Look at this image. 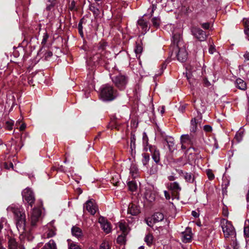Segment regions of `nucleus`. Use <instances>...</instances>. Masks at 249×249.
<instances>
[{"mask_svg":"<svg viewBox=\"0 0 249 249\" xmlns=\"http://www.w3.org/2000/svg\"><path fill=\"white\" fill-rule=\"evenodd\" d=\"M99 223L100 224L102 230L107 233L111 232V227L110 223L106 218L103 216H100L98 220Z\"/></svg>","mask_w":249,"mask_h":249,"instance_id":"nucleus-12","label":"nucleus"},{"mask_svg":"<svg viewBox=\"0 0 249 249\" xmlns=\"http://www.w3.org/2000/svg\"><path fill=\"white\" fill-rule=\"evenodd\" d=\"M192 215L196 218H197L199 216V213L195 211H192Z\"/></svg>","mask_w":249,"mask_h":249,"instance_id":"nucleus-57","label":"nucleus"},{"mask_svg":"<svg viewBox=\"0 0 249 249\" xmlns=\"http://www.w3.org/2000/svg\"><path fill=\"white\" fill-rule=\"evenodd\" d=\"M148 148L151 153L152 159L156 163H158L160 161L159 150L154 145H149Z\"/></svg>","mask_w":249,"mask_h":249,"instance_id":"nucleus-15","label":"nucleus"},{"mask_svg":"<svg viewBox=\"0 0 249 249\" xmlns=\"http://www.w3.org/2000/svg\"><path fill=\"white\" fill-rule=\"evenodd\" d=\"M235 86L238 89L245 91L247 89V84L243 79L238 78L235 81Z\"/></svg>","mask_w":249,"mask_h":249,"instance_id":"nucleus-22","label":"nucleus"},{"mask_svg":"<svg viewBox=\"0 0 249 249\" xmlns=\"http://www.w3.org/2000/svg\"><path fill=\"white\" fill-rule=\"evenodd\" d=\"M23 200L24 202L27 203L31 206V189L29 187H27L22 192Z\"/></svg>","mask_w":249,"mask_h":249,"instance_id":"nucleus-17","label":"nucleus"},{"mask_svg":"<svg viewBox=\"0 0 249 249\" xmlns=\"http://www.w3.org/2000/svg\"><path fill=\"white\" fill-rule=\"evenodd\" d=\"M52 56L53 53L51 51L47 52L44 54L45 59L47 60H49Z\"/></svg>","mask_w":249,"mask_h":249,"instance_id":"nucleus-49","label":"nucleus"},{"mask_svg":"<svg viewBox=\"0 0 249 249\" xmlns=\"http://www.w3.org/2000/svg\"><path fill=\"white\" fill-rule=\"evenodd\" d=\"M42 202H39V206L32 210V227L39 222L41 219Z\"/></svg>","mask_w":249,"mask_h":249,"instance_id":"nucleus-8","label":"nucleus"},{"mask_svg":"<svg viewBox=\"0 0 249 249\" xmlns=\"http://www.w3.org/2000/svg\"><path fill=\"white\" fill-rule=\"evenodd\" d=\"M86 209L92 215H94L97 210V207L96 204L92 200H89L86 202L84 205V209Z\"/></svg>","mask_w":249,"mask_h":249,"instance_id":"nucleus-14","label":"nucleus"},{"mask_svg":"<svg viewBox=\"0 0 249 249\" xmlns=\"http://www.w3.org/2000/svg\"><path fill=\"white\" fill-rule=\"evenodd\" d=\"M4 166L5 168L7 169H9L11 168L18 172H21V170H18V169H19V167H21L22 166V164L21 163H18V164H15V167L14 166L13 163L12 162H10L9 163H5Z\"/></svg>","mask_w":249,"mask_h":249,"instance_id":"nucleus-27","label":"nucleus"},{"mask_svg":"<svg viewBox=\"0 0 249 249\" xmlns=\"http://www.w3.org/2000/svg\"><path fill=\"white\" fill-rule=\"evenodd\" d=\"M130 174L133 178H135L138 176V167L135 163L132 162L131 164L130 167Z\"/></svg>","mask_w":249,"mask_h":249,"instance_id":"nucleus-25","label":"nucleus"},{"mask_svg":"<svg viewBox=\"0 0 249 249\" xmlns=\"http://www.w3.org/2000/svg\"><path fill=\"white\" fill-rule=\"evenodd\" d=\"M21 147L19 141L13 140L11 144L10 150L15 154L20 149Z\"/></svg>","mask_w":249,"mask_h":249,"instance_id":"nucleus-23","label":"nucleus"},{"mask_svg":"<svg viewBox=\"0 0 249 249\" xmlns=\"http://www.w3.org/2000/svg\"><path fill=\"white\" fill-rule=\"evenodd\" d=\"M142 143L143 146V149L145 151H147L149 150L148 144V138L145 133H143L142 137Z\"/></svg>","mask_w":249,"mask_h":249,"instance_id":"nucleus-30","label":"nucleus"},{"mask_svg":"<svg viewBox=\"0 0 249 249\" xmlns=\"http://www.w3.org/2000/svg\"><path fill=\"white\" fill-rule=\"evenodd\" d=\"M136 139L134 136H131L130 139V148L132 151L135 150L136 148L135 144Z\"/></svg>","mask_w":249,"mask_h":249,"instance_id":"nucleus-45","label":"nucleus"},{"mask_svg":"<svg viewBox=\"0 0 249 249\" xmlns=\"http://www.w3.org/2000/svg\"><path fill=\"white\" fill-rule=\"evenodd\" d=\"M156 9V5L152 3V6L148 9L147 13L138 20V27L139 30H141L142 34H145L150 29L149 23L144 19V17L146 16L151 17Z\"/></svg>","mask_w":249,"mask_h":249,"instance_id":"nucleus-4","label":"nucleus"},{"mask_svg":"<svg viewBox=\"0 0 249 249\" xmlns=\"http://www.w3.org/2000/svg\"><path fill=\"white\" fill-rule=\"evenodd\" d=\"M142 51V46L138 44L136 45L135 48L134 49V52L136 53V56L138 58H139L140 57V54Z\"/></svg>","mask_w":249,"mask_h":249,"instance_id":"nucleus-36","label":"nucleus"},{"mask_svg":"<svg viewBox=\"0 0 249 249\" xmlns=\"http://www.w3.org/2000/svg\"><path fill=\"white\" fill-rule=\"evenodd\" d=\"M206 174H207V175L210 180H213L214 178V174L213 173V172L211 170H210V169L207 170Z\"/></svg>","mask_w":249,"mask_h":249,"instance_id":"nucleus-46","label":"nucleus"},{"mask_svg":"<svg viewBox=\"0 0 249 249\" xmlns=\"http://www.w3.org/2000/svg\"><path fill=\"white\" fill-rule=\"evenodd\" d=\"M99 96L102 101L109 102L116 99L118 96V93L112 86L106 84L100 87Z\"/></svg>","mask_w":249,"mask_h":249,"instance_id":"nucleus-1","label":"nucleus"},{"mask_svg":"<svg viewBox=\"0 0 249 249\" xmlns=\"http://www.w3.org/2000/svg\"><path fill=\"white\" fill-rule=\"evenodd\" d=\"M195 141V138L193 134H183L180 137V142L181 148L185 149L189 146L192 145Z\"/></svg>","mask_w":249,"mask_h":249,"instance_id":"nucleus-7","label":"nucleus"},{"mask_svg":"<svg viewBox=\"0 0 249 249\" xmlns=\"http://www.w3.org/2000/svg\"><path fill=\"white\" fill-rule=\"evenodd\" d=\"M78 30L80 34L81 35L83 34L82 32V24L81 23H79L78 24Z\"/></svg>","mask_w":249,"mask_h":249,"instance_id":"nucleus-60","label":"nucleus"},{"mask_svg":"<svg viewBox=\"0 0 249 249\" xmlns=\"http://www.w3.org/2000/svg\"><path fill=\"white\" fill-rule=\"evenodd\" d=\"M145 197L148 201L152 202L154 200L155 195L154 193H152L151 191L147 190L145 193Z\"/></svg>","mask_w":249,"mask_h":249,"instance_id":"nucleus-33","label":"nucleus"},{"mask_svg":"<svg viewBox=\"0 0 249 249\" xmlns=\"http://www.w3.org/2000/svg\"><path fill=\"white\" fill-rule=\"evenodd\" d=\"M69 249H80L77 243L71 242L70 240H68Z\"/></svg>","mask_w":249,"mask_h":249,"instance_id":"nucleus-41","label":"nucleus"},{"mask_svg":"<svg viewBox=\"0 0 249 249\" xmlns=\"http://www.w3.org/2000/svg\"><path fill=\"white\" fill-rule=\"evenodd\" d=\"M151 22L153 26L158 28L161 23L160 18L159 16L154 17L151 19Z\"/></svg>","mask_w":249,"mask_h":249,"instance_id":"nucleus-32","label":"nucleus"},{"mask_svg":"<svg viewBox=\"0 0 249 249\" xmlns=\"http://www.w3.org/2000/svg\"><path fill=\"white\" fill-rule=\"evenodd\" d=\"M223 215L225 216H227L228 215V212L227 209H223Z\"/></svg>","mask_w":249,"mask_h":249,"instance_id":"nucleus-62","label":"nucleus"},{"mask_svg":"<svg viewBox=\"0 0 249 249\" xmlns=\"http://www.w3.org/2000/svg\"><path fill=\"white\" fill-rule=\"evenodd\" d=\"M26 128V125L25 124H22L21 125L19 126V130L20 131H23L25 128Z\"/></svg>","mask_w":249,"mask_h":249,"instance_id":"nucleus-59","label":"nucleus"},{"mask_svg":"<svg viewBox=\"0 0 249 249\" xmlns=\"http://www.w3.org/2000/svg\"><path fill=\"white\" fill-rule=\"evenodd\" d=\"M172 44L176 48H178L181 43V36L180 34V31H173L172 33Z\"/></svg>","mask_w":249,"mask_h":249,"instance_id":"nucleus-16","label":"nucleus"},{"mask_svg":"<svg viewBox=\"0 0 249 249\" xmlns=\"http://www.w3.org/2000/svg\"><path fill=\"white\" fill-rule=\"evenodd\" d=\"M106 46L107 43L105 41L100 42L97 45L94 46L92 53L94 55L91 58V60L94 64L100 61V57L104 61H105L104 57L108 58L109 53L106 51Z\"/></svg>","mask_w":249,"mask_h":249,"instance_id":"nucleus-2","label":"nucleus"},{"mask_svg":"<svg viewBox=\"0 0 249 249\" xmlns=\"http://www.w3.org/2000/svg\"><path fill=\"white\" fill-rule=\"evenodd\" d=\"M69 8L71 11H74L76 10L75 7V2L74 0H72L69 4Z\"/></svg>","mask_w":249,"mask_h":249,"instance_id":"nucleus-47","label":"nucleus"},{"mask_svg":"<svg viewBox=\"0 0 249 249\" xmlns=\"http://www.w3.org/2000/svg\"><path fill=\"white\" fill-rule=\"evenodd\" d=\"M185 180L187 182L193 183L194 181V177L190 173H185L184 175Z\"/></svg>","mask_w":249,"mask_h":249,"instance_id":"nucleus-37","label":"nucleus"},{"mask_svg":"<svg viewBox=\"0 0 249 249\" xmlns=\"http://www.w3.org/2000/svg\"><path fill=\"white\" fill-rule=\"evenodd\" d=\"M160 132L161 136L164 138L165 141L166 142L168 147L169 150L170 152H173L177 149L176 146L175 144L174 139L171 137L165 136L164 132H161L158 128L157 132Z\"/></svg>","mask_w":249,"mask_h":249,"instance_id":"nucleus-9","label":"nucleus"},{"mask_svg":"<svg viewBox=\"0 0 249 249\" xmlns=\"http://www.w3.org/2000/svg\"><path fill=\"white\" fill-rule=\"evenodd\" d=\"M12 209L16 221L17 228L19 232L23 233L25 231V214L20 207H14Z\"/></svg>","mask_w":249,"mask_h":249,"instance_id":"nucleus-3","label":"nucleus"},{"mask_svg":"<svg viewBox=\"0 0 249 249\" xmlns=\"http://www.w3.org/2000/svg\"><path fill=\"white\" fill-rule=\"evenodd\" d=\"M42 249H57L56 243L51 239L45 244Z\"/></svg>","mask_w":249,"mask_h":249,"instance_id":"nucleus-29","label":"nucleus"},{"mask_svg":"<svg viewBox=\"0 0 249 249\" xmlns=\"http://www.w3.org/2000/svg\"><path fill=\"white\" fill-rule=\"evenodd\" d=\"M164 219V215L161 213H156L153 215V219L154 222L161 221Z\"/></svg>","mask_w":249,"mask_h":249,"instance_id":"nucleus-31","label":"nucleus"},{"mask_svg":"<svg viewBox=\"0 0 249 249\" xmlns=\"http://www.w3.org/2000/svg\"><path fill=\"white\" fill-rule=\"evenodd\" d=\"M153 237L151 233H148L146 235L144 238V241L146 243L148 246H150L153 243Z\"/></svg>","mask_w":249,"mask_h":249,"instance_id":"nucleus-34","label":"nucleus"},{"mask_svg":"<svg viewBox=\"0 0 249 249\" xmlns=\"http://www.w3.org/2000/svg\"><path fill=\"white\" fill-rule=\"evenodd\" d=\"M203 84L205 87H208L211 85L210 82L206 78L203 79Z\"/></svg>","mask_w":249,"mask_h":249,"instance_id":"nucleus-53","label":"nucleus"},{"mask_svg":"<svg viewBox=\"0 0 249 249\" xmlns=\"http://www.w3.org/2000/svg\"><path fill=\"white\" fill-rule=\"evenodd\" d=\"M166 186L169 190L175 194H178L181 190V187L177 182L167 183Z\"/></svg>","mask_w":249,"mask_h":249,"instance_id":"nucleus-19","label":"nucleus"},{"mask_svg":"<svg viewBox=\"0 0 249 249\" xmlns=\"http://www.w3.org/2000/svg\"><path fill=\"white\" fill-rule=\"evenodd\" d=\"M89 9L93 13L95 17H97L99 15L100 13V11L97 7L94 5H91L90 6Z\"/></svg>","mask_w":249,"mask_h":249,"instance_id":"nucleus-42","label":"nucleus"},{"mask_svg":"<svg viewBox=\"0 0 249 249\" xmlns=\"http://www.w3.org/2000/svg\"><path fill=\"white\" fill-rule=\"evenodd\" d=\"M138 249H144V247L143 246H142L140 247Z\"/></svg>","mask_w":249,"mask_h":249,"instance_id":"nucleus-64","label":"nucleus"},{"mask_svg":"<svg viewBox=\"0 0 249 249\" xmlns=\"http://www.w3.org/2000/svg\"><path fill=\"white\" fill-rule=\"evenodd\" d=\"M140 212L139 207L137 205L131 203L129 205L127 210V213L131 215L135 216Z\"/></svg>","mask_w":249,"mask_h":249,"instance_id":"nucleus-21","label":"nucleus"},{"mask_svg":"<svg viewBox=\"0 0 249 249\" xmlns=\"http://www.w3.org/2000/svg\"><path fill=\"white\" fill-rule=\"evenodd\" d=\"M244 135L243 131L239 130L238 131L235 136L234 138L238 142H240L242 141Z\"/></svg>","mask_w":249,"mask_h":249,"instance_id":"nucleus-40","label":"nucleus"},{"mask_svg":"<svg viewBox=\"0 0 249 249\" xmlns=\"http://www.w3.org/2000/svg\"><path fill=\"white\" fill-rule=\"evenodd\" d=\"M127 234L122 233L119 235L117 238V242L120 244H123L125 242V236Z\"/></svg>","mask_w":249,"mask_h":249,"instance_id":"nucleus-38","label":"nucleus"},{"mask_svg":"<svg viewBox=\"0 0 249 249\" xmlns=\"http://www.w3.org/2000/svg\"><path fill=\"white\" fill-rule=\"evenodd\" d=\"M14 121L11 119H9L6 121L5 123V127L6 129L8 130H12L13 129V126L14 125Z\"/></svg>","mask_w":249,"mask_h":249,"instance_id":"nucleus-43","label":"nucleus"},{"mask_svg":"<svg viewBox=\"0 0 249 249\" xmlns=\"http://www.w3.org/2000/svg\"><path fill=\"white\" fill-rule=\"evenodd\" d=\"M215 51V49L213 45H211L209 48V53L210 54H213Z\"/></svg>","mask_w":249,"mask_h":249,"instance_id":"nucleus-54","label":"nucleus"},{"mask_svg":"<svg viewBox=\"0 0 249 249\" xmlns=\"http://www.w3.org/2000/svg\"><path fill=\"white\" fill-rule=\"evenodd\" d=\"M164 194L166 199L167 200H169L170 198V196L169 193L167 191H164Z\"/></svg>","mask_w":249,"mask_h":249,"instance_id":"nucleus-56","label":"nucleus"},{"mask_svg":"<svg viewBox=\"0 0 249 249\" xmlns=\"http://www.w3.org/2000/svg\"><path fill=\"white\" fill-rule=\"evenodd\" d=\"M8 249H25L23 246L18 245L16 239L11 237H8Z\"/></svg>","mask_w":249,"mask_h":249,"instance_id":"nucleus-18","label":"nucleus"},{"mask_svg":"<svg viewBox=\"0 0 249 249\" xmlns=\"http://www.w3.org/2000/svg\"><path fill=\"white\" fill-rule=\"evenodd\" d=\"M202 27L205 29H208L210 27V24L208 22L204 23L201 25Z\"/></svg>","mask_w":249,"mask_h":249,"instance_id":"nucleus-55","label":"nucleus"},{"mask_svg":"<svg viewBox=\"0 0 249 249\" xmlns=\"http://www.w3.org/2000/svg\"><path fill=\"white\" fill-rule=\"evenodd\" d=\"M118 226L120 230L122 231V233L127 234V227L125 222H120L119 223Z\"/></svg>","mask_w":249,"mask_h":249,"instance_id":"nucleus-35","label":"nucleus"},{"mask_svg":"<svg viewBox=\"0 0 249 249\" xmlns=\"http://www.w3.org/2000/svg\"><path fill=\"white\" fill-rule=\"evenodd\" d=\"M48 37H49V36L47 34V33H45L43 35V38H42V40L41 41L42 45H45Z\"/></svg>","mask_w":249,"mask_h":249,"instance_id":"nucleus-48","label":"nucleus"},{"mask_svg":"<svg viewBox=\"0 0 249 249\" xmlns=\"http://www.w3.org/2000/svg\"><path fill=\"white\" fill-rule=\"evenodd\" d=\"M71 233L73 236L77 238L82 236V230L77 227L74 226L71 228Z\"/></svg>","mask_w":249,"mask_h":249,"instance_id":"nucleus-28","label":"nucleus"},{"mask_svg":"<svg viewBox=\"0 0 249 249\" xmlns=\"http://www.w3.org/2000/svg\"><path fill=\"white\" fill-rule=\"evenodd\" d=\"M129 190L131 192H134L137 188L136 183L134 181H129L128 183Z\"/></svg>","mask_w":249,"mask_h":249,"instance_id":"nucleus-39","label":"nucleus"},{"mask_svg":"<svg viewBox=\"0 0 249 249\" xmlns=\"http://www.w3.org/2000/svg\"><path fill=\"white\" fill-rule=\"evenodd\" d=\"M199 124V121L197 120L195 118H193L190 123V130L191 133H195L197 129L198 124Z\"/></svg>","mask_w":249,"mask_h":249,"instance_id":"nucleus-24","label":"nucleus"},{"mask_svg":"<svg viewBox=\"0 0 249 249\" xmlns=\"http://www.w3.org/2000/svg\"><path fill=\"white\" fill-rule=\"evenodd\" d=\"M176 55L178 61L181 62L185 61L187 58V53L185 48L184 47L176 48Z\"/></svg>","mask_w":249,"mask_h":249,"instance_id":"nucleus-13","label":"nucleus"},{"mask_svg":"<svg viewBox=\"0 0 249 249\" xmlns=\"http://www.w3.org/2000/svg\"><path fill=\"white\" fill-rule=\"evenodd\" d=\"M150 160V157L149 155L147 154H142V162L144 166H146Z\"/></svg>","mask_w":249,"mask_h":249,"instance_id":"nucleus-44","label":"nucleus"},{"mask_svg":"<svg viewBox=\"0 0 249 249\" xmlns=\"http://www.w3.org/2000/svg\"><path fill=\"white\" fill-rule=\"evenodd\" d=\"M203 128L206 132H211L212 130V127L209 125H204Z\"/></svg>","mask_w":249,"mask_h":249,"instance_id":"nucleus-51","label":"nucleus"},{"mask_svg":"<svg viewBox=\"0 0 249 249\" xmlns=\"http://www.w3.org/2000/svg\"><path fill=\"white\" fill-rule=\"evenodd\" d=\"M100 249H109V246L107 243H102L100 247Z\"/></svg>","mask_w":249,"mask_h":249,"instance_id":"nucleus-50","label":"nucleus"},{"mask_svg":"<svg viewBox=\"0 0 249 249\" xmlns=\"http://www.w3.org/2000/svg\"><path fill=\"white\" fill-rule=\"evenodd\" d=\"M221 227L226 238L232 236H235V231L234 228L231 222L227 219H223L221 221Z\"/></svg>","mask_w":249,"mask_h":249,"instance_id":"nucleus-5","label":"nucleus"},{"mask_svg":"<svg viewBox=\"0 0 249 249\" xmlns=\"http://www.w3.org/2000/svg\"><path fill=\"white\" fill-rule=\"evenodd\" d=\"M244 234L247 237H249V227H245L244 230Z\"/></svg>","mask_w":249,"mask_h":249,"instance_id":"nucleus-52","label":"nucleus"},{"mask_svg":"<svg viewBox=\"0 0 249 249\" xmlns=\"http://www.w3.org/2000/svg\"><path fill=\"white\" fill-rule=\"evenodd\" d=\"M4 166L5 168L7 169H9L11 168L18 172H21V170H18V169H19V167H21L22 166V164L21 163H18V164H15V167L14 166L13 163L12 162H10L9 163H5Z\"/></svg>","mask_w":249,"mask_h":249,"instance_id":"nucleus-26","label":"nucleus"},{"mask_svg":"<svg viewBox=\"0 0 249 249\" xmlns=\"http://www.w3.org/2000/svg\"><path fill=\"white\" fill-rule=\"evenodd\" d=\"M192 34L200 41H204L206 39V35L204 31L199 28L193 27L191 29Z\"/></svg>","mask_w":249,"mask_h":249,"instance_id":"nucleus-10","label":"nucleus"},{"mask_svg":"<svg viewBox=\"0 0 249 249\" xmlns=\"http://www.w3.org/2000/svg\"><path fill=\"white\" fill-rule=\"evenodd\" d=\"M244 56L246 60L249 61V52H246Z\"/></svg>","mask_w":249,"mask_h":249,"instance_id":"nucleus-61","label":"nucleus"},{"mask_svg":"<svg viewBox=\"0 0 249 249\" xmlns=\"http://www.w3.org/2000/svg\"><path fill=\"white\" fill-rule=\"evenodd\" d=\"M244 32L246 35L249 36V26H247L244 30Z\"/></svg>","mask_w":249,"mask_h":249,"instance_id":"nucleus-58","label":"nucleus"},{"mask_svg":"<svg viewBox=\"0 0 249 249\" xmlns=\"http://www.w3.org/2000/svg\"><path fill=\"white\" fill-rule=\"evenodd\" d=\"M168 178L170 181H174L175 180L176 178L174 176H170L168 177Z\"/></svg>","mask_w":249,"mask_h":249,"instance_id":"nucleus-63","label":"nucleus"},{"mask_svg":"<svg viewBox=\"0 0 249 249\" xmlns=\"http://www.w3.org/2000/svg\"><path fill=\"white\" fill-rule=\"evenodd\" d=\"M192 231L191 228H187L184 232H182V241L184 243H189L192 240Z\"/></svg>","mask_w":249,"mask_h":249,"instance_id":"nucleus-20","label":"nucleus"},{"mask_svg":"<svg viewBox=\"0 0 249 249\" xmlns=\"http://www.w3.org/2000/svg\"><path fill=\"white\" fill-rule=\"evenodd\" d=\"M110 78L116 87L120 90H124L127 83V78L123 75H110Z\"/></svg>","mask_w":249,"mask_h":249,"instance_id":"nucleus-6","label":"nucleus"},{"mask_svg":"<svg viewBox=\"0 0 249 249\" xmlns=\"http://www.w3.org/2000/svg\"><path fill=\"white\" fill-rule=\"evenodd\" d=\"M53 221L48 224L45 228L46 231L42 235L43 238H49L54 236L55 233V229L53 226Z\"/></svg>","mask_w":249,"mask_h":249,"instance_id":"nucleus-11","label":"nucleus"}]
</instances>
